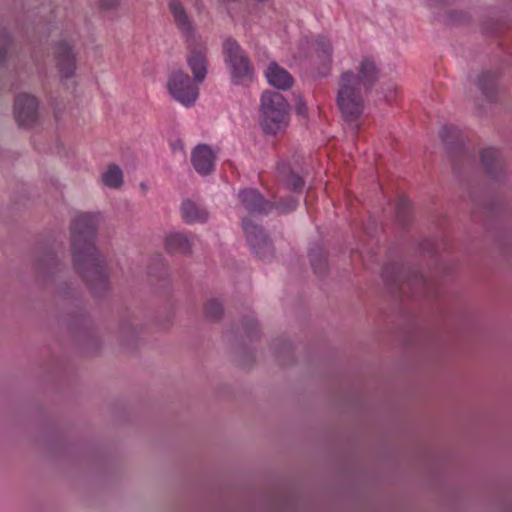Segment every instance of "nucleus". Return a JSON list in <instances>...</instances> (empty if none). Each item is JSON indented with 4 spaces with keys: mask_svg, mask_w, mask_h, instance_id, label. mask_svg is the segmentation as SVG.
<instances>
[{
    "mask_svg": "<svg viewBox=\"0 0 512 512\" xmlns=\"http://www.w3.org/2000/svg\"><path fill=\"white\" fill-rule=\"evenodd\" d=\"M269 83L278 89H288L293 85L292 76L276 63H271L266 73Z\"/></svg>",
    "mask_w": 512,
    "mask_h": 512,
    "instance_id": "nucleus-19",
    "label": "nucleus"
},
{
    "mask_svg": "<svg viewBox=\"0 0 512 512\" xmlns=\"http://www.w3.org/2000/svg\"><path fill=\"white\" fill-rule=\"evenodd\" d=\"M103 183L110 188H119L123 184V174L119 166L111 164L108 170L102 175Z\"/></svg>",
    "mask_w": 512,
    "mask_h": 512,
    "instance_id": "nucleus-25",
    "label": "nucleus"
},
{
    "mask_svg": "<svg viewBox=\"0 0 512 512\" xmlns=\"http://www.w3.org/2000/svg\"><path fill=\"white\" fill-rule=\"evenodd\" d=\"M97 228L96 216L89 213L75 217L70 226L74 267L94 297L101 296L109 288L104 262L94 244Z\"/></svg>",
    "mask_w": 512,
    "mask_h": 512,
    "instance_id": "nucleus-1",
    "label": "nucleus"
},
{
    "mask_svg": "<svg viewBox=\"0 0 512 512\" xmlns=\"http://www.w3.org/2000/svg\"><path fill=\"white\" fill-rule=\"evenodd\" d=\"M481 162L486 172L493 178H497L504 172L505 162L500 152L493 148L485 149L481 152Z\"/></svg>",
    "mask_w": 512,
    "mask_h": 512,
    "instance_id": "nucleus-17",
    "label": "nucleus"
},
{
    "mask_svg": "<svg viewBox=\"0 0 512 512\" xmlns=\"http://www.w3.org/2000/svg\"><path fill=\"white\" fill-rule=\"evenodd\" d=\"M439 135L448 149L453 170H456L458 158L465 162L471 159V156L464 148V139L458 127L445 125L441 128Z\"/></svg>",
    "mask_w": 512,
    "mask_h": 512,
    "instance_id": "nucleus-6",
    "label": "nucleus"
},
{
    "mask_svg": "<svg viewBox=\"0 0 512 512\" xmlns=\"http://www.w3.org/2000/svg\"><path fill=\"white\" fill-rule=\"evenodd\" d=\"M215 155L212 149L204 144L195 147L191 161L195 170L201 175H208L214 167Z\"/></svg>",
    "mask_w": 512,
    "mask_h": 512,
    "instance_id": "nucleus-15",
    "label": "nucleus"
},
{
    "mask_svg": "<svg viewBox=\"0 0 512 512\" xmlns=\"http://www.w3.org/2000/svg\"><path fill=\"white\" fill-rule=\"evenodd\" d=\"M284 351L287 352V355L289 356V358H291L290 346L289 345L285 344Z\"/></svg>",
    "mask_w": 512,
    "mask_h": 512,
    "instance_id": "nucleus-36",
    "label": "nucleus"
},
{
    "mask_svg": "<svg viewBox=\"0 0 512 512\" xmlns=\"http://www.w3.org/2000/svg\"><path fill=\"white\" fill-rule=\"evenodd\" d=\"M296 111L299 115H306L307 113V106L305 104V102H303L302 100H299L296 104Z\"/></svg>",
    "mask_w": 512,
    "mask_h": 512,
    "instance_id": "nucleus-35",
    "label": "nucleus"
},
{
    "mask_svg": "<svg viewBox=\"0 0 512 512\" xmlns=\"http://www.w3.org/2000/svg\"><path fill=\"white\" fill-rule=\"evenodd\" d=\"M169 9L174 17L177 27L188 37L191 38L194 29L186 13V10L179 0H171Z\"/></svg>",
    "mask_w": 512,
    "mask_h": 512,
    "instance_id": "nucleus-18",
    "label": "nucleus"
},
{
    "mask_svg": "<svg viewBox=\"0 0 512 512\" xmlns=\"http://www.w3.org/2000/svg\"><path fill=\"white\" fill-rule=\"evenodd\" d=\"M204 313L207 319L217 321L223 315V306L216 300H209L204 307Z\"/></svg>",
    "mask_w": 512,
    "mask_h": 512,
    "instance_id": "nucleus-26",
    "label": "nucleus"
},
{
    "mask_svg": "<svg viewBox=\"0 0 512 512\" xmlns=\"http://www.w3.org/2000/svg\"><path fill=\"white\" fill-rule=\"evenodd\" d=\"M66 321L70 329H75L77 326L83 325L86 320L82 313H78L76 315H69Z\"/></svg>",
    "mask_w": 512,
    "mask_h": 512,
    "instance_id": "nucleus-30",
    "label": "nucleus"
},
{
    "mask_svg": "<svg viewBox=\"0 0 512 512\" xmlns=\"http://www.w3.org/2000/svg\"><path fill=\"white\" fill-rule=\"evenodd\" d=\"M182 217L187 223L204 222L208 218V212L190 199L181 205Z\"/></svg>",
    "mask_w": 512,
    "mask_h": 512,
    "instance_id": "nucleus-21",
    "label": "nucleus"
},
{
    "mask_svg": "<svg viewBox=\"0 0 512 512\" xmlns=\"http://www.w3.org/2000/svg\"><path fill=\"white\" fill-rule=\"evenodd\" d=\"M15 118L22 127L33 126L38 119V101L29 94H20L14 102Z\"/></svg>",
    "mask_w": 512,
    "mask_h": 512,
    "instance_id": "nucleus-8",
    "label": "nucleus"
},
{
    "mask_svg": "<svg viewBox=\"0 0 512 512\" xmlns=\"http://www.w3.org/2000/svg\"><path fill=\"white\" fill-rule=\"evenodd\" d=\"M165 248L170 254H191V243L186 235L173 233L165 238Z\"/></svg>",
    "mask_w": 512,
    "mask_h": 512,
    "instance_id": "nucleus-20",
    "label": "nucleus"
},
{
    "mask_svg": "<svg viewBox=\"0 0 512 512\" xmlns=\"http://www.w3.org/2000/svg\"><path fill=\"white\" fill-rule=\"evenodd\" d=\"M33 268L37 280L46 283L61 271V263L53 252L44 251L36 256Z\"/></svg>",
    "mask_w": 512,
    "mask_h": 512,
    "instance_id": "nucleus-10",
    "label": "nucleus"
},
{
    "mask_svg": "<svg viewBox=\"0 0 512 512\" xmlns=\"http://www.w3.org/2000/svg\"><path fill=\"white\" fill-rule=\"evenodd\" d=\"M276 172L278 181L282 183L286 188L292 191L302 190L304 186L303 178L295 173L288 163H278Z\"/></svg>",
    "mask_w": 512,
    "mask_h": 512,
    "instance_id": "nucleus-16",
    "label": "nucleus"
},
{
    "mask_svg": "<svg viewBox=\"0 0 512 512\" xmlns=\"http://www.w3.org/2000/svg\"><path fill=\"white\" fill-rule=\"evenodd\" d=\"M243 227L250 245L259 257L267 258L273 255V245L262 227L249 221H244Z\"/></svg>",
    "mask_w": 512,
    "mask_h": 512,
    "instance_id": "nucleus-9",
    "label": "nucleus"
},
{
    "mask_svg": "<svg viewBox=\"0 0 512 512\" xmlns=\"http://www.w3.org/2000/svg\"><path fill=\"white\" fill-rule=\"evenodd\" d=\"M288 103L279 92H265L261 98L263 129L268 134H276L287 124Z\"/></svg>",
    "mask_w": 512,
    "mask_h": 512,
    "instance_id": "nucleus-4",
    "label": "nucleus"
},
{
    "mask_svg": "<svg viewBox=\"0 0 512 512\" xmlns=\"http://www.w3.org/2000/svg\"><path fill=\"white\" fill-rule=\"evenodd\" d=\"M3 43L0 45V64H2L7 57L8 46L10 44V38L5 30L2 31Z\"/></svg>",
    "mask_w": 512,
    "mask_h": 512,
    "instance_id": "nucleus-31",
    "label": "nucleus"
},
{
    "mask_svg": "<svg viewBox=\"0 0 512 512\" xmlns=\"http://www.w3.org/2000/svg\"><path fill=\"white\" fill-rule=\"evenodd\" d=\"M357 86H362L364 93H369L379 80L380 71L373 59L364 58L357 69Z\"/></svg>",
    "mask_w": 512,
    "mask_h": 512,
    "instance_id": "nucleus-13",
    "label": "nucleus"
},
{
    "mask_svg": "<svg viewBox=\"0 0 512 512\" xmlns=\"http://www.w3.org/2000/svg\"><path fill=\"white\" fill-rule=\"evenodd\" d=\"M239 199L245 209L252 214H267L274 204L266 200L256 189H244L239 193Z\"/></svg>",
    "mask_w": 512,
    "mask_h": 512,
    "instance_id": "nucleus-12",
    "label": "nucleus"
},
{
    "mask_svg": "<svg viewBox=\"0 0 512 512\" xmlns=\"http://www.w3.org/2000/svg\"><path fill=\"white\" fill-rule=\"evenodd\" d=\"M189 49L188 65L192 70L194 80L201 83L207 74L206 48L202 44H190Z\"/></svg>",
    "mask_w": 512,
    "mask_h": 512,
    "instance_id": "nucleus-14",
    "label": "nucleus"
},
{
    "mask_svg": "<svg viewBox=\"0 0 512 512\" xmlns=\"http://www.w3.org/2000/svg\"><path fill=\"white\" fill-rule=\"evenodd\" d=\"M120 4V0H99V7L103 10L116 9Z\"/></svg>",
    "mask_w": 512,
    "mask_h": 512,
    "instance_id": "nucleus-32",
    "label": "nucleus"
},
{
    "mask_svg": "<svg viewBox=\"0 0 512 512\" xmlns=\"http://www.w3.org/2000/svg\"><path fill=\"white\" fill-rule=\"evenodd\" d=\"M273 204H274L273 208L275 207L276 209L280 210L281 212L286 213L295 208L296 201L293 198L289 197L286 199H282L279 202L273 203Z\"/></svg>",
    "mask_w": 512,
    "mask_h": 512,
    "instance_id": "nucleus-29",
    "label": "nucleus"
},
{
    "mask_svg": "<svg viewBox=\"0 0 512 512\" xmlns=\"http://www.w3.org/2000/svg\"><path fill=\"white\" fill-rule=\"evenodd\" d=\"M497 74L494 72H484L479 77L478 86L482 93L488 99H494L497 90Z\"/></svg>",
    "mask_w": 512,
    "mask_h": 512,
    "instance_id": "nucleus-23",
    "label": "nucleus"
},
{
    "mask_svg": "<svg viewBox=\"0 0 512 512\" xmlns=\"http://www.w3.org/2000/svg\"><path fill=\"white\" fill-rule=\"evenodd\" d=\"M317 50L322 52L325 56L330 57L333 51V46L329 39L325 37H319L317 39Z\"/></svg>",
    "mask_w": 512,
    "mask_h": 512,
    "instance_id": "nucleus-28",
    "label": "nucleus"
},
{
    "mask_svg": "<svg viewBox=\"0 0 512 512\" xmlns=\"http://www.w3.org/2000/svg\"><path fill=\"white\" fill-rule=\"evenodd\" d=\"M364 90L357 86L356 75L353 71L343 72L339 79L337 106L345 122L355 123L364 111Z\"/></svg>",
    "mask_w": 512,
    "mask_h": 512,
    "instance_id": "nucleus-3",
    "label": "nucleus"
},
{
    "mask_svg": "<svg viewBox=\"0 0 512 512\" xmlns=\"http://www.w3.org/2000/svg\"><path fill=\"white\" fill-rule=\"evenodd\" d=\"M224 51L227 56V60L231 65L234 77L250 78L252 76L253 69L250 61L236 41L232 39L226 40L224 43Z\"/></svg>",
    "mask_w": 512,
    "mask_h": 512,
    "instance_id": "nucleus-7",
    "label": "nucleus"
},
{
    "mask_svg": "<svg viewBox=\"0 0 512 512\" xmlns=\"http://www.w3.org/2000/svg\"><path fill=\"white\" fill-rule=\"evenodd\" d=\"M169 93L185 106L192 105L198 97V87L182 70L172 73L167 84Z\"/></svg>",
    "mask_w": 512,
    "mask_h": 512,
    "instance_id": "nucleus-5",
    "label": "nucleus"
},
{
    "mask_svg": "<svg viewBox=\"0 0 512 512\" xmlns=\"http://www.w3.org/2000/svg\"><path fill=\"white\" fill-rule=\"evenodd\" d=\"M243 325L248 334L256 332L257 330V322L252 318H245Z\"/></svg>",
    "mask_w": 512,
    "mask_h": 512,
    "instance_id": "nucleus-33",
    "label": "nucleus"
},
{
    "mask_svg": "<svg viewBox=\"0 0 512 512\" xmlns=\"http://www.w3.org/2000/svg\"><path fill=\"white\" fill-rule=\"evenodd\" d=\"M194 1H195L196 6L200 3V0H194Z\"/></svg>",
    "mask_w": 512,
    "mask_h": 512,
    "instance_id": "nucleus-37",
    "label": "nucleus"
},
{
    "mask_svg": "<svg viewBox=\"0 0 512 512\" xmlns=\"http://www.w3.org/2000/svg\"><path fill=\"white\" fill-rule=\"evenodd\" d=\"M313 271L319 277H325L328 274L327 258L322 248L315 247L309 253Z\"/></svg>",
    "mask_w": 512,
    "mask_h": 512,
    "instance_id": "nucleus-22",
    "label": "nucleus"
},
{
    "mask_svg": "<svg viewBox=\"0 0 512 512\" xmlns=\"http://www.w3.org/2000/svg\"><path fill=\"white\" fill-rule=\"evenodd\" d=\"M382 278L388 290L398 299L417 295L432 297L435 285L405 265L387 264L382 269Z\"/></svg>",
    "mask_w": 512,
    "mask_h": 512,
    "instance_id": "nucleus-2",
    "label": "nucleus"
},
{
    "mask_svg": "<svg viewBox=\"0 0 512 512\" xmlns=\"http://www.w3.org/2000/svg\"><path fill=\"white\" fill-rule=\"evenodd\" d=\"M420 248L423 252H433L436 249L435 243L428 239L420 244Z\"/></svg>",
    "mask_w": 512,
    "mask_h": 512,
    "instance_id": "nucleus-34",
    "label": "nucleus"
},
{
    "mask_svg": "<svg viewBox=\"0 0 512 512\" xmlns=\"http://www.w3.org/2000/svg\"><path fill=\"white\" fill-rule=\"evenodd\" d=\"M395 216L397 222L402 227L407 226L412 221L411 204L406 197L401 196L398 198L395 207Z\"/></svg>",
    "mask_w": 512,
    "mask_h": 512,
    "instance_id": "nucleus-24",
    "label": "nucleus"
},
{
    "mask_svg": "<svg viewBox=\"0 0 512 512\" xmlns=\"http://www.w3.org/2000/svg\"><path fill=\"white\" fill-rule=\"evenodd\" d=\"M54 55L62 78H71L76 70V57L73 47L65 41H60L55 45Z\"/></svg>",
    "mask_w": 512,
    "mask_h": 512,
    "instance_id": "nucleus-11",
    "label": "nucleus"
},
{
    "mask_svg": "<svg viewBox=\"0 0 512 512\" xmlns=\"http://www.w3.org/2000/svg\"><path fill=\"white\" fill-rule=\"evenodd\" d=\"M119 333L123 341L129 342L135 336V328L130 322H124L120 326Z\"/></svg>",
    "mask_w": 512,
    "mask_h": 512,
    "instance_id": "nucleus-27",
    "label": "nucleus"
}]
</instances>
